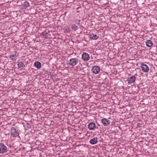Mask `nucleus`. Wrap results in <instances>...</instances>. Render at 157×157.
<instances>
[{
    "label": "nucleus",
    "instance_id": "nucleus-17",
    "mask_svg": "<svg viewBox=\"0 0 157 157\" xmlns=\"http://www.w3.org/2000/svg\"><path fill=\"white\" fill-rule=\"evenodd\" d=\"M10 59L12 60H14L15 61L16 60L17 56L15 54L14 55H10Z\"/></svg>",
    "mask_w": 157,
    "mask_h": 157
},
{
    "label": "nucleus",
    "instance_id": "nucleus-15",
    "mask_svg": "<svg viewBox=\"0 0 157 157\" xmlns=\"http://www.w3.org/2000/svg\"><path fill=\"white\" fill-rule=\"evenodd\" d=\"M71 28L75 31L76 30L78 29V26L75 24H73L71 26Z\"/></svg>",
    "mask_w": 157,
    "mask_h": 157
},
{
    "label": "nucleus",
    "instance_id": "nucleus-13",
    "mask_svg": "<svg viewBox=\"0 0 157 157\" xmlns=\"http://www.w3.org/2000/svg\"><path fill=\"white\" fill-rule=\"evenodd\" d=\"M89 37L93 40H96L98 38V37L96 34H90L89 35Z\"/></svg>",
    "mask_w": 157,
    "mask_h": 157
},
{
    "label": "nucleus",
    "instance_id": "nucleus-8",
    "mask_svg": "<svg viewBox=\"0 0 157 157\" xmlns=\"http://www.w3.org/2000/svg\"><path fill=\"white\" fill-rule=\"evenodd\" d=\"M101 122L105 126H107L110 124V121L109 120L106 118L102 119L101 120Z\"/></svg>",
    "mask_w": 157,
    "mask_h": 157
},
{
    "label": "nucleus",
    "instance_id": "nucleus-1",
    "mask_svg": "<svg viewBox=\"0 0 157 157\" xmlns=\"http://www.w3.org/2000/svg\"><path fill=\"white\" fill-rule=\"evenodd\" d=\"M20 131L14 127H12L11 129V135L13 137H16L19 136Z\"/></svg>",
    "mask_w": 157,
    "mask_h": 157
},
{
    "label": "nucleus",
    "instance_id": "nucleus-4",
    "mask_svg": "<svg viewBox=\"0 0 157 157\" xmlns=\"http://www.w3.org/2000/svg\"><path fill=\"white\" fill-rule=\"evenodd\" d=\"M91 71L94 74H98L100 71V67L97 66H94L92 68Z\"/></svg>",
    "mask_w": 157,
    "mask_h": 157
},
{
    "label": "nucleus",
    "instance_id": "nucleus-10",
    "mask_svg": "<svg viewBox=\"0 0 157 157\" xmlns=\"http://www.w3.org/2000/svg\"><path fill=\"white\" fill-rule=\"evenodd\" d=\"M29 6V3L28 2H25L23 3V5H22L21 8L23 10L26 9Z\"/></svg>",
    "mask_w": 157,
    "mask_h": 157
},
{
    "label": "nucleus",
    "instance_id": "nucleus-9",
    "mask_svg": "<svg viewBox=\"0 0 157 157\" xmlns=\"http://www.w3.org/2000/svg\"><path fill=\"white\" fill-rule=\"evenodd\" d=\"M95 124L93 122L90 123L88 126V128L90 130H93L95 128Z\"/></svg>",
    "mask_w": 157,
    "mask_h": 157
},
{
    "label": "nucleus",
    "instance_id": "nucleus-14",
    "mask_svg": "<svg viewBox=\"0 0 157 157\" xmlns=\"http://www.w3.org/2000/svg\"><path fill=\"white\" fill-rule=\"evenodd\" d=\"M146 45L148 47H151L153 44L152 41L151 40H148L146 41Z\"/></svg>",
    "mask_w": 157,
    "mask_h": 157
},
{
    "label": "nucleus",
    "instance_id": "nucleus-7",
    "mask_svg": "<svg viewBox=\"0 0 157 157\" xmlns=\"http://www.w3.org/2000/svg\"><path fill=\"white\" fill-rule=\"evenodd\" d=\"M136 77L134 75H132L128 79L127 81L129 84L133 83L135 82L136 79Z\"/></svg>",
    "mask_w": 157,
    "mask_h": 157
},
{
    "label": "nucleus",
    "instance_id": "nucleus-16",
    "mask_svg": "<svg viewBox=\"0 0 157 157\" xmlns=\"http://www.w3.org/2000/svg\"><path fill=\"white\" fill-rule=\"evenodd\" d=\"M71 30L70 29L69 27L67 26L64 28V31L65 33H67L70 32Z\"/></svg>",
    "mask_w": 157,
    "mask_h": 157
},
{
    "label": "nucleus",
    "instance_id": "nucleus-12",
    "mask_svg": "<svg viewBox=\"0 0 157 157\" xmlns=\"http://www.w3.org/2000/svg\"><path fill=\"white\" fill-rule=\"evenodd\" d=\"M90 143L92 144H94L98 142V139L97 138H94L91 139L90 141Z\"/></svg>",
    "mask_w": 157,
    "mask_h": 157
},
{
    "label": "nucleus",
    "instance_id": "nucleus-19",
    "mask_svg": "<svg viewBox=\"0 0 157 157\" xmlns=\"http://www.w3.org/2000/svg\"><path fill=\"white\" fill-rule=\"evenodd\" d=\"M46 33L45 32H44L42 33V34L43 35H44Z\"/></svg>",
    "mask_w": 157,
    "mask_h": 157
},
{
    "label": "nucleus",
    "instance_id": "nucleus-18",
    "mask_svg": "<svg viewBox=\"0 0 157 157\" xmlns=\"http://www.w3.org/2000/svg\"><path fill=\"white\" fill-rule=\"evenodd\" d=\"M23 63L22 62H19L18 63L17 66L19 68H21L23 66Z\"/></svg>",
    "mask_w": 157,
    "mask_h": 157
},
{
    "label": "nucleus",
    "instance_id": "nucleus-11",
    "mask_svg": "<svg viewBox=\"0 0 157 157\" xmlns=\"http://www.w3.org/2000/svg\"><path fill=\"white\" fill-rule=\"evenodd\" d=\"M34 66L38 69H40L41 67V64L40 62L36 61L34 63Z\"/></svg>",
    "mask_w": 157,
    "mask_h": 157
},
{
    "label": "nucleus",
    "instance_id": "nucleus-20",
    "mask_svg": "<svg viewBox=\"0 0 157 157\" xmlns=\"http://www.w3.org/2000/svg\"><path fill=\"white\" fill-rule=\"evenodd\" d=\"M80 20H77V21H76L78 22H80Z\"/></svg>",
    "mask_w": 157,
    "mask_h": 157
},
{
    "label": "nucleus",
    "instance_id": "nucleus-6",
    "mask_svg": "<svg viewBox=\"0 0 157 157\" xmlns=\"http://www.w3.org/2000/svg\"><path fill=\"white\" fill-rule=\"evenodd\" d=\"M141 67L142 70L145 72H147L149 71V68L146 64L142 63L141 64Z\"/></svg>",
    "mask_w": 157,
    "mask_h": 157
},
{
    "label": "nucleus",
    "instance_id": "nucleus-5",
    "mask_svg": "<svg viewBox=\"0 0 157 157\" xmlns=\"http://www.w3.org/2000/svg\"><path fill=\"white\" fill-rule=\"evenodd\" d=\"M82 59L85 61H88L90 59V55L87 53L84 52L82 55Z\"/></svg>",
    "mask_w": 157,
    "mask_h": 157
},
{
    "label": "nucleus",
    "instance_id": "nucleus-2",
    "mask_svg": "<svg viewBox=\"0 0 157 157\" xmlns=\"http://www.w3.org/2000/svg\"><path fill=\"white\" fill-rule=\"evenodd\" d=\"M78 63V60L76 58H72L70 59L68 64L70 66L74 67L77 65Z\"/></svg>",
    "mask_w": 157,
    "mask_h": 157
},
{
    "label": "nucleus",
    "instance_id": "nucleus-3",
    "mask_svg": "<svg viewBox=\"0 0 157 157\" xmlns=\"http://www.w3.org/2000/svg\"><path fill=\"white\" fill-rule=\"evenodd\" d=\"M7 151V147L2 143H0V154H3Z\"/></svg>",
    "mask_w": 157,
    "mask_h": 157
}]
</instances>
